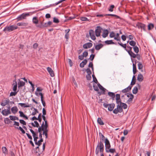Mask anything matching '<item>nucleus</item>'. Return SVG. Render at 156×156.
<instances>
[{"instance_id":"obj_21","label":"nucleus","mask_w":156,"mask_h":156,"mask_svg":"<svg viewBox=\"0 0 156 156\" xmlns=\"http://www.w3.org/2000/svg\"><path fill=\"white\" fill-rule=\"evenodd\" d=\"M12 112L14 114H16L18 111V109L16 106H14L11 108Z\"/></svg>"},{"instance_id":"obj_63","label":"nucleus","mask_w":156,"mask_h":156,"mask_svg":"<svg viewBox=\"0 0 156 156\" xmlns=\"http://www.w3.org/2000/svg\"><path fill=\"white\" fill-rule=\"evenodd\" d=\"M19 121H20V122L21 124H23V125H26V122L23 120L20 119V120Z\"/></svg>"},{"instance_id":"obj_48","label":"nucleus","mask_w":156,"mask_h":156,"mask_svg":"<svg viewBox=\"0 0 156 156\" xmlns=\"http://www.w3.org/2000/svg\"><path fill=\"white\" fill-rule=\"evenodd\" d=\"M121 106L122 108H123L124 109H126L127 107V105L125 103H122L120 105Z\"/></svg>"},{"instance_id":"obj_23","label":"nucleus","mask_w":156,"mask_h":156,"mask_svg":"<svg viewBox=\"0 0 156 156\" xmlns=\"http://www.w3.org/2000/svg\"><path fill=\"white\" fill-rule=\"evenodd\" d=\"M131 87H132L131 86H129L127 88L122 90V92L123 93L127 92L131 90Z\"/></svg>"},{"instance_id":"obj_56","label":"nucleus","mask_w":156,"mask_h":156,"mask_svg":"<svg viewBox=\"0 0 156 156\" xmlns=\"http://www.w3.org/2000/svg\"><path fill=\"white\" fill-rule=\"evenodd\" d=\"M138 68L139 69H141L143 68V65L140 62H139L138 64Z\"/></svg>"},{"instance_id":"obj_37","label":"nucleus","mask_w":156,"mask_h":156,"mask_svg":"<svg viewBox=\"0 0 156 156\" xmlns=\"http://www.w3.org/2000/svg\"><path fill=\"white\" fill-rule=\"evenodd\" d=\"M108 95L111 97L112 99L114 100L115 97V94L114 93L111 92H109L108 93Z\"/></svg>"},{"instance_id":"obj_41","label":"nucleus","mask_w":156,"mask_h":156,"mask_svg":"<svg viewBox=\"0 0 156 156\" xmlns=\"http://www.w3.org/2000/svg\"><path fill=\"white\" fill-rule=\"evenodd\" d=\"M14 82H15V85L13 87V90L14 91H16V90H17V82L16 80H14Z\"/></svg>"},{"instance_id":"obj_64","label":"nucleus","mask_w":156,"mask_h":156,"mask_svg":"<svg viewBox=\"0 0 156 156\" xmlns=\"http://www.w3.org/2000/svg\"><path fill=\"white\" fill-rule=\"evenodd\" d=\"M17 128L19 129L21 131L22 133H25V131L20 126L19 128L17 127Z\"/></svg>"},{"instance_id":"obj_10","label":"nucleus","mask_w":156,"mask_h":156,"mask_svg":"<svg viewBox=\"0 0 156 156\" xmlns=\"http://www.w3.org/2000/svg\"><path fill=\"white\" fill-rule=\"evenodd\" d=\"M18 87L19 88L21 87L24 86L25 85L24 82L22 81H21L20 79H18L17 80Z\"/></svg>"},{"instance_id":"obj_36","label":"nucleus","mask_w":156,"mask_h":156,"mask_svg":"<svg viewBox=\"0 0 156 156\" xmlns=\"http://www.w3.org/2000/svg\"><path fill=\"white\" fill-rule=\"evenodd\" d=\"M128 53L131 57H133V58H135L136 57V55L133 53L132 51L128 52Z\"/></svg>"},{"instance_id":"obj_58","label":"nucleus","mask_w":156,"mask_h":156,"mask_svg":"<svg viewBox=\"0 0 156 156\" xmlns=\"http://www.w3.org/2000/svg\"><path fill=\"white\" fill-rule=\"evenodd\" d=\"M98 87L101 90L103 91H105V89L99 83L98 84Z\"/></svg>"},{"instance_id":"obj_55","label":"nucleus","mask_w":156,"mask_h":156,"mask_svg":"<svg viewBox=\"0 0 156 156\" xmlns=\"http://www.w3.org/2000/svg\"><path fill=\"white\" fill-rule=\"evenodd\" d=\"M53 21L54 23H58L59 22V21L58 19L55 17H54L53 18Z\"/></svg>"},{"instance_id":"obj_5","label":"nucleus","mask_w":156,"mask_h":156,"mask_svg":"<svg viewBox=\"0 0 156 156\" xmlns=\"http://www.w3.org/2000/svg\"><path fill=\"white\" fill-rule=\"evenodd\" d=\"M136 27H138L139 29L140 28L141 30L142 29L144 31H145L146 30L145 25L141 23H137L136 25Z\"/></svg>"},{"instance_id":"obj_33","label":"nucleus","mask_w":156,"mask_h":156,"mask_svg":"<svg viewBox=\"0 0 156 156\" xmlns=\"http://www.w3.org/2000/svg\"><path fill=\"white\" fill-rule=\"evenodd\" d=\"M97 122L101 125H104V123L100 118H98V119Z\"/></svg>"},{"instance_id":"obj_24","label":"nucleus","mask_w":156,"mask_h":156,"mask_svg":"<svg viewBox=\"0 0 156 156\" xmlns=\"http://www.w3.org/2000/svg\"><path fill=\"white\" fill-rule=\"evenodd\" d=\"M43 126L42 125H41V126H39L38 129V131L39 133V137L40 138V139H42V134L41 133V131L42 130H41V128H42Z\"/></svg>"},{"instance_id":"obj_25","label":"nucleus","mask_w":156,"mask_h":156,"mask_svg":"<svg viewBox=\"0 0 156 156\" xmlns=\"http://www.w3.org/2000/svg\"><path fill=\"white\" fill-rule=\"evenodd\" d=\"M108 32L107 30H104L102 35L103 37L104 38L108 36Z\"/></svg>"},{"instance_id":"obj_14","label":"nucleus","mask_w":156,"mask_h":156,"mask_svg":"<svg viewBox=\"0 0 156 156\" xmlns=\"http://www.w3.org/2000/svg\"><path fill=\"white\" fill-rule=\"evenodd\" d=\"M47 70L48 72L50 74V76L51 77H53L54 76L55 74L54 71L51 68L49 67H48L47 68Z\"/></svg>"},{"instance_id":"obj_35","label":"nucleus","mask_w":156,"mask_h":156,"mask_svg":"<svg viewBox=\"0 0 156 156\" xmlns=\"http://www.w3.org/2000/svg\"><path fill=\"white\" fill-rule=\"evenodd\" d=\"M105 43L107 44H115V43L113 42L112 40H107L105 41Z\"/></svg>"},{"instance_id":"obj_18","label":"nucleus","mask_w":156,"mask_h":156,"mask_svg":"<svg viewBox=\"0 0 156 156\" xmlns=\"http://www.w3.org/2000/svg\"><path fill=\"white\" fill-rule=\"evenodd\" d=\"M140 86L138 84L137 87H135L133 88V94H135L137 93L138 91V88H140Z\"/></svg>"},{"instance_id":"obj_34","label":"nucleus","mask_w":156,"mask_h":156,"mask_svg":"<svg viewBox=\"0 0 156 156\" xmlns=\"http://www.w3.org/2000/svg\"><path fill=\"white\" fill-rule=\"evenodd\" d=\"M118 44L120 45L121 47L124 48L125 50H126V44H123L121 42H118Z\"/></svg>"},{"instance_id":"obj_60","label":"nucleus","mask_w":156,"mask_h":156,"mask_svg":"<svg viewBox=\"0 0 156 156\" xmlns=\"http://www.w3.org/2000/svg\"><path fill=\"white\" fill-rule=\"evenodd\" d=\"M43 139H40V140L39 141H38V142L37 141V145H38L39 146H40L41 145V143L42 142H43Z\"/></svg>"},{"instance_id":"obj_29","label":"nucleus","mask_w":156,"mask_h":156,"mask_svg":"<svg viewBox=\"0 0 156 156\" xmlns=\"http://www.w3.org/2000/svg\"><path fill=\"white\" fill-rule=\"evenodd\" d=\"M87 62V60L86 59H84L83 61L80 64V66L83 68L84 67L85 65Z\"/></svg>"},{"instance_id":"obj_45","label":"nucleus","mask_w":156,"mask_h":156,"mask_svg":"<svg viewBox=\"0 0 156 156\" xmlns=\"http://www.w3.org/2000/svg\"><path fill=\"white\" fill-rule=\"evenodd\" d=\"M129 44L130 45L134 47L135 46L136 42L133 41H131L129 42Z\"/></svg>"},{"instance_id":"obj_1","label":"nucleus","mask_w":156,"mask_h":156,"mask_svg":"<svg viewBox=\"0 0 156 156\" xmlns=\"http://www.w3.org/2000/svg\"><path fill=\"white\" fill-rule=\"evenodd\" d=\"M35 13L34 12H30L28 13H23L18 16L16 19L18 21H21L26 19L27 17L30 16Z\"/></svg>"},{"instance_id":"obj_57","label":"nucleus","mask_w":156,"mask_h":156,"mask_svg":"<svg viewBox=\"0 0 156 156\" xmlns=\"http://www.w3.org/2000/svg\"><path fill=\"white\" fill-rule=\"evenodd\" d=\"M92 76L93 79V81L94 82L96 83H97L98 82L94 75L93 74L92 75Z\"/></svg>"},{"instance_id":"obj_53","label":"nucleus","mask_w":156,"mask_h":156,"mask_svg":"<svg viewBox=\"0 0 156 156\" xmlns=\"http://www.w3.org/2000/svg\"><path fill=\"white\" fill-rule=\"evenodd\" d=\"M80 19L81 21H87L88 20V19L87 17H81L80 18Z\"/></svg>"},{"instance_id":"obj_26","label":"nucleus","mask_w":156,"mask_h":156,"mask_svg":"<svg viewBox=\"0 0 156 156\" xmlns=\"http://www.w3.org/2000/svg\"><path fill=\"white\" fill-rule=\"evenodd\" d=\"M103 46V44H98V45H96L95 47V49L96 50H99L101 48H102Z\"/></svg>"},{"instance_id":"obj_20","label":"nucleus","mask_w":156,"mask_h":156,"mask_svg":"<svg viewBox=\"0 0 156 156\" xmlns=\"http://www.w3.org/2000/svg\"><path fill=\"white\" fill-rule=\"evenodd\" d=\"M115 106V105L114 103L109 104V106L108 107V110L110 111H112Z\"/></svg>"},{"instance_id":"obj_3","label":"nucleus","mask_w":156,"mask_h":156,"mask_svg":"<svg viewBox=\"0 0 156 156\" xmlns=\"http://www.w3.org/2000/svg\"><path fill=\"white\" fill-rule=\"evenodd\" d=\"M17 26L16 25H10L9 26H7L5 27L3 29V31L5 33H8L15 30L17 29Z\"/></svg>"},{"instance_id":"obj_28","label":"nucleus","mask_w":156,"mask_h":156,"mask_svg":"<svg viewBox=\"0 0 156 156\" xmlns=\"http://www.w3.org/2000/svg\"><path fill=\"white\" fill-rule=\"evenodd\" d=\"M19 105H20L22 107H23L24 108L29 107L31 105V104L30 105L28 104H27V105H26V104L23 103H19Z\"/></svg>"},{"instance_id":"obj_9","label":"nucleus","mask_w":156,"mask_h":156,"mask_svg":"<svg viewBox=\"0 0 156 156\" xmlns=\"http://www.w3.org/2000/svg\"><path fill=\"white\" fill-rule=\"evenodd\" d=\"M116 102L118 105H120L122 102H121V100L120 99V95L119 94H116Z\"/></svg>"},{"instance_id":"obj_54","label":"nucleus","mask_w":156,"mask_h":156,"mask_svg":"<svg viewBox=\"0 0 156 156\" xmlns=\"http://www.w3.org/2000/svg\"><path fill=\"white\" fill-rule=\"evenodd\" d=\"M115 6L113 5H111L109 9H108V11L110 12H112L113 11V9L114 8Z\"/></svg>"},{"instance_id":"obj_50","label":"nucleus","mask_w":156,"mask_h":156,"mask_svg":"<svg viewBox=\"0 0 156 156\" xmlns=\"http://www.w3.org/2000/svg\"><path fill=\"white\" fill-rule=\"evenodd\" d=\"M93 87L94 88V90L96 91H98L99 90L98 87L97 86L96 84H94L93 85Z\"/></svg>"},{"instance_id":"obj_13","label":"nucleus","mask_w":156,"mask_h":156,"mask_svg":"<svg viewBox=\"0 0 156 156\" xmlns=\"http://www.w3.org/2000/svg\"><path fill=\"white\" fill-rule=\"evenodd\" d=\"M41 25H36V27L41 28L48 27L47 23H43L42 22H41Z\"/></svg>"},{"instance_id":"obj_16","label":"nucleus","mask_w":156,"mask_h":156,"mask_svg":"<svg viewBox=\"0 0 156 156\" xmlns=\"http://www.w3.org/2000/svg\"><path fill=\"white\" fill-rule=\"evenodd\" d=\"M9 101H10L9 99H7L3 101L1 103V105L3 106H5V105H8L9 104Z\"/></svg>"},{"instance_id":"obj_22","label":"nucleus","mask_w":156,"mask_h":156,"mask_svg":"<svg viewBox=\"0 0 156 156\" xmlns=\"http://www.w3.org/2000/svg\"><path fill=\"white\" fill-rule=\"evenodd\" d=\"M42 118H43V120H44V121L45 122V124H44V122H43V123H42V125H43L42 126L43 127L45 126L46 125H46V123L47 126H48L47 121L46 120L45 116L44 115H42Z\"/></svg>"},{"instance_id":"obj_17","label":"nucleus","mask_w":156,"mask_h":156,"mask_svg":"<svg viewBox=\"0 0 156 156\" xmlns=\"http://www.w3.org/2000/svg\"><path fill=\"white\" fill-rule=\"evenodd\" d=\"M39 94L41 96V101L44 107H45V102L44 100V98L43 97V94L41 92L39 93Z\"/></svg>"},{"instance_id":"obj_52","label":"nucleus","mask_w":156,"mask_h":156,"mask_svg":"<svg viewBox=\"0 0 156 156\" xmlns=\"http://www.w3.org/2000/svg\"><path fill=\"white\" fill-rule=\"evenodd\" d=\"M115 34L113 32H112L109 34V37L111 38L114 37H115Z\"/></svg>"},{"instance_id":"obj_51","label":"nucleus","mask_w":156,"mask_h":156,"mask_svg":"<svg viewBox=\"0 0 156 156\" xmlns=\"http://www.w3.org/2000/svg\"><path fill=\"white\" fill-rule=\"evenodd\" d=\"M130 96H131V97L129 98L127 101V103H128L132 101L133 99V95H130Z\"/></svg>"},{"instance_id":"obj_7","label":"nucleus","mask_w":156,"mask_h":156,"mask_svg":"<svg viewBox=\"0 0 156 156\" xmlns=\"http://www.w3.org/2000/svg\"><path fill=\"white\" fill-rule=\"evenodd\" d=\"M89 34L91 39L94 40L96 39V38L95 35V32L92 30H90L89 31Z\"/></svg>"},{"instance_id":"obj_12","label":"nucleus","mask_w":156,"mask_h":156,"mask_svg":"<svg viewBox=\"0 0 156 156\" xmlns=\"http://www.w3.org/2000/svg\"><path fill=\"white\" fill-rule=\"evenodd\" d=\"M2 113L4 116H7L11 113V111H9L7 109H4L3 110L2 112Z\"/></svg>"},{"instance_id":"obj_27","label":"nucleus","mask_w":156,"mask_h":156,"mask_svg":"<svg viewBox=\"0 0 156 156\" xmlns=\"http://www.w3.org/2000/svg\"><path fill=\"white\" fill-rule=\"evenodd\" d=\"M143 75L141 74H140L138 75L137 79L138 81L140 82H142L143 81Z\"/></svg>"},{"instance_id":"obj_44","label":"nucleus","mask_w":156,"mask_h":156,"mask_svg":"<svg viewBox=\"0 0 156 156\" xmlns=\"http://www.w3.org/2000/svg\"><path fill=\"white\" fill-rule=\"evenodd\" d=\"M133 72L134 74H135L136 72V65L134 64H133Z\"/></svg>"},{"instance_id":"obj_42","label":"nucleus","mask_w":156,"mask_h":156,"mask_svg":"<svg viewBox=\"0 0 156 156\" xmlns=\"http://www.w3.org/2000/svg\"><path fill=\"white\" fill-rule=\"evenodd\" d=\"M106 152L108 153L110 152L111 153H113L115 151V149H108L106 151Z\"/></svg>"},{"instance_id":"obj_49","label":"nucleus","mask_w":156,"mask_h":156,"mask_svg":"<svg viewBox=\"0 0 156 156\" xmlns=\"http://www.w3.org/2000/svg\"><path fill=\"white\" fill-rule=\"evenodd\" d=\"M18 91H14V92H11L10 94V96H15L17 93L18 92Z\"/></svg>"},{"instance_id":"obj_11","label":"nucleus","mask_w":156,"mask_h":156,"mask_svg":"<svg viewBox=\"0 0 156 156\" xmlns=\"http://www.w3.org/2000/svg\"><path fill=\"white\" fill-rule=\"evenodd\" d=\"M28 24V23H27L20 22L17 23V25L18 26H23L25 27L26 28H30V27H27Z\"/></svg>"},{"instance_id":"obj_19","label":"nucleus","mask_w":156,"mask_h":156,"mask_svg":"<svg viewBox=\"0 0 156 156\" xmlns=\"http://www.w3.org/2000/svg\"><path fill=\"white\" fill-rule=\"evenodd\" d=\"M32 22L33 23L35 24L36 26L37 25V24L38 23L39 20L37 17L35 16L33 18Z\"/></svg>"},{"instance_id":"obj_62","label":"nucleus","mask_w":156,"mask_h":156,"mask_svg":"<svg viewBox=\"0 0 156 156\" xmlns=\"http://www.w3.org/2000/svg\"><path fill=\"white\" fill-rule=\"evenodd\" d=\"M127 48H128V49H126V51L128 52H130L132 51V47L129 46H127Z\"/></svg>"},{"instance_id":"obj_15","label":"nucleus","mask_w":156,"mask_h":156,"mask_svg":"<svg viewBox=\"0 0 156 156\" xmlns=\"http://www.w3.org/2000/svg\"><path fill=\"white\" fill-rule=\"evenodd\" d=\"M92 46V44L91 43H87L83 45V48L87 49L91 47Z\"/></svg>"},{"instance_id":"obj_40","label":"nucleus","mask_w":156,"mask_h":156,"mask_svg":"<svg viewBox=\"0 0 156 156\" xmlns=\"http://www.w3.org/2000/svg\"><path fill=\"white\" fill-rule=\"evenodd\" d=\"M34 123L35 124H34L33 122L31 123L32 125L34 127H38L39 126V124L38 122L37 121H34Z\"/></svg>"},{"instance_id":"obj_43","label":"nucleus","mask_w":156,"mask_h":156,"mask_svg":"<svg viewBox=\"0 0 156 156\" xmlns=\"http://www.w3.org/2000/svg\"><path fill=\"white\" fill-rule=\"evenodd\" d=\"M117 108L119 111V112L121 113L122 111V109L121 106L120 105H118L117 106Z\"/></svg>"},{"instance_id":"obj_47","label":"nucleus","mask_w":156,"mask_h":156,"mask_svg":"<svg viewBox=\"0 0 156 156\" xmlns=\"http://www.w3.org/2000/svg\"><path fill=\"white\" fill-rule=\"evenodd\" d=\"M30 132L32 133L33 137L36 136L37 135V134H36V133H35L34 132L32 129H30Z\"/></svg>"},{"instance_id":"obj_38","label":"nucleus","mask_w":156,"mask_h":156,"mask_svg":"<svg viewBox=\"0 0 156 156\" xmlns=\"http://www.w3.org/2000/svg\"><path fill=\"white\" fill-rule=\"evenodd\" d=\"M154 27V25L152 23H150L148 25V28L149 30L152 29Z\"/></svg>"},{"instance_id":"obj_4","label":"nucleus","mask_w":156,"mask_h":156,"mask_svg":"<svg viewBox=\"0 0 156 156\" xmlns=\"http://www.w3.org/2000/svg\"><path fill=\"white\" fill-rule=\"evenodd\" d=\"M45 127H43L41 128V130L43 131V134L44 135L46 138H48V130L47 129L48 126H47L46 123V125Z\"/></svg>"},{"instance_id":"obj_30","label":"nucleus","mask_w":156,"mask_h":156,"mask_svg":"<svg viewBox=\"0 0 156 156\" xmlns=\"http://www.w3.org/2000/svg\"><path fill=\"white\" fill-rule=\"evenodd\" d=\"M2 149V152L4 154L6 155L8 154V151L5 147H3Z\"/></svg>"},{"instance_id":"obj_59","label":"nucleus","mask_w":156,"mask_h":156,"mask_svg":"<svg viewBox=\"0 0 156 156\" xmlns=\"http://www.w3.org/2000/svg\"><path fill=\"white\" fill-rule=\"evenodd\" d=\"M69 33H66V34L65 36V37L66 39V41H68V40L69 38Z\"/></svg>"},{"instance_id":"obj_46","label":"nucleus","mask_w":156,"mask_h":156,"mask_svg":"<svg viewBox=\"0 0 156 156\" xmlns=\"http://www.w3.org/2000/svg\"><path fill=\"white\" fill-rule=\"evenodd\" d=\"M134 50V52L136 53H138L139 51V50L138 47L136 46H135L134 47H133V48Z\"/></svg>"},{"instance_id":"obj_61","label":"nucleus","mask_w":156,"mask_h":156,"mask_svg":"<svg viewBox=\"0 0 156 156\" xmlns=\"http://www.w3.org/2000/svg\"><path fill=\"white\" fill-rule=\"evenodd\" d=\"M86 72L87 74L91 75V71L89 68H87V69Z\"/></svg>"},{"instance_id":"obj_39","label":"nucleus","mask_w":156,"mask_h":156,"mask_svg":"<svg viewBox=\"0 0 156 156\" xmlns=\"http://www.w3.org/2000/svg\"><path fill=\"white\" fill-rule=\"evenodd\" d=\"M99 135L100 136V139L102 141L105 140L106 139L104 136L101 133H99Z\"/></svg>"},{"instance_id":"obj_6","label":"nucleus","mask_w":156,"mask_h":156,"mask_svg":"<svg viewBox=\"0 0 156 156\" xmlns=\"http://www.w3.org/2000/svg\"><path fill=\"white\" fill-rule=\"evenodd\" d=\"M102 28L100 26H98L95 30V32L97 37H99L100 35Z\"/></svg>"},{"instance_id":"obj_8","label":"nucleus","mask_w":156,"mask_h":156,"mask_svg":"<svg viewBox=\"0 0 156 156\" xmlns=\"http://www.w3.org/2000/svg\"><path fill=\"white\" fill-rule=\"evenodd\" d=\"M105 150L109 149L111 147L110 142L107 138H106L105 141Z\"/></svg>"},{"instance_id":"obj_2","label":"nucleus","mask_w":156,"mask_h":156,"mask_svg":"<svg viewBox=\"0 0 156 156\" xmlns=\"http://www.w3.org/2000/svg\"><path fill=\"white\" fill-rule=\"evenodd\" d=\"M104 145L102 141H101L97 145L95 151L96 154L98 155L99 151L101 154L104 151Z\"/></svg>"},{"instance_id":"obj_32","label":"nucleus","mask_w":156,"mask_h":156,"mask_svg":"<svg viewBox=\"0 0 156 156\" xmlns=\"http://www.w3.org/2000/svg\"><path fill=\"white\" fill-rule=\"evenodd\" d=\"M32 108H33L34 109V111L32 113V115H36L37 113H38V111L37 109L35 108H34L33 107H32V108H31V110H32Z\"/></svg>"},{"instance_id":"obj_31","label":"nucleus","mask_w":156,"mask_h":156,"mask_svg":"<svg viewBox=\"0 0 156 156\" xmlns=\"http://www.w3.org/2000/svg\"><path fill=\"white\" fill-rule=\"evenodd\" d=\"M10 120L12 121H15V120H19V119L18 117L15 116L10 115L9 117Z\"/></svg>"}]
</instances>
